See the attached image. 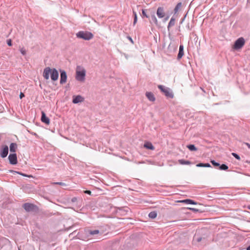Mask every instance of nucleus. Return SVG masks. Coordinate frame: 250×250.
Wrapping results in <instances>:
<instances>
[{"instance_id":"22","label":"nucleus","mask_w":250,"mask_h":250,"mask_svg":"<svg viewBox=\"0 0 250 250\" xmlns=\"http://www.w3.org/2000/svg\"><path fill=\"white\" fill-rule=\"evenodd\" d=\"M175 19L174 18L172 17L168 23V26H167V30L168 31L169 30L170 27H171L175 25Z\"/></svg>"},{"instance_id":"30","label":"nucleus","mask_w":250,"mask_h":250,"mask_svg":"<svg viewBox=\"0 0 250 250\" xmlns=\"http://www.w3.org/2000/svg\"><path fill=\"white\" fill-rule=\"evenodd\" d=\"M133 17H134V21H133V25H135V24L137 22L138 19H137V13L134 10H133Z\"/></svg>"},{"instance_id":"28","label":"nucleus","mask_w":250,"mask_h":250,"mask_svg":"<svg viewBox=\"0 0 250 250\" xmlns=\"http://www.w3.org/2000/svg\"><path fill=\"white\" fill-rule=\"evenodd\" d=\"M187 204H191V205H197L199 204L201 205L200 203H198L195 201H194L193 200H191L190 199H187Z\"/></svg>"},{"instance_id":"18","label":"nucleus","mask_w":250,"mask_h":250,"mask_svg":"<svg viewBox=\"0 0 250 250\" xmlns=\"http://www.w3.org/2000/svg\"><path fill=\"white\" fill-rule=\"evenodd\" d=\"M146 96L147 98L151 102H154L155 101V98L154 94L151 92H146Z\"/></svg>"},{"instance_id":"27","label":"nucleus","mask_w":250,"mask_h":250,"mask_svg":"<svg viewBox=\"0 0 250 250\" xmlns=\"http://www.w3.org/2000/svg\"><path fill=\"white\" fill-rule=\"evenodd\" d=\"M184 209H189V210H192V211H193L194 212H198L202 213L203 212V210H202L201 209H197V208H184Z\"/></svg>"},{"instance_id":"47","label":"nucleus","mask_w":250,"mask_h":250,"mask_svg":"<svg viewBox=\"0 0 250 250\" xmlns=\"http://www.w3.org/2000/svg\"><path fill=\"white\" fill-rule=\"evenodd\" d=\"M247 250H250V245H249L246 249Z\"/></svg>"},{"instance_id":"32","label":"nucleus","mask_w":250,"mask_h":250,"mask_svg":"<svg viewBox=\"0 0 250 250\" xmlns=\"http://www.w3.org/2000/svg\"><path fill=\"white\" fill-rule=\"evenodd\" d=\"M231 155L235 158H236L237 160H240L241 158H240V157L239 156V155L236 153H234V152H232L231 153Z\"/></svg>"},{"instance_id":"20","label":"nucleus","mask_w":250,"mask_h":250,"mask_svg":"<svg viewBox=\"0 0 250 250\" xmlns=\"http://www.w3.org/2000/svg\"><path fill=\"white\" fill-rule=\"evenodd\" d=\"M10 151L11 152L15 153L16 151L17 148V145L15 143H12L10 144L9 146Z\"/></svg>"},{"instance_id":"49","label":"nucleus","mask_w":250,"mask_h":250,"mask_svg":"<svg viewBox=\"0 0 250 250\" xmlns=\"http://www.w3.org/2000/svg\"><path fill=\"white\" fill-rule=\"evenodd\" d=\"M200 89L201 90H202V91H203L204 92H205L204 90H203V89L202 87H200Z\"/></svg>"},{"instance_id":"1","label":"nucleus","mask_w":250,"mask_h":250,"mask_svg":"<svg viewBox=\"0 0 250 250\" xmlns=\"http://www.w3.org/2000/svg\"><path fill=\"white\" fill-rule=\"evenodd\" d=\"M52 81H56L59 78V72L56 68H51L49 67H45L43 71L42 76L45 80H48L49 75Z\"/></svg>"},{"instance_id":"6","label":"nucleus","mask_w":250,"mask_h":250,"mask_svg":"<svg viewBox=\"0 0 250 250\" xmlns=\"http://www.w3.org/2000/svg\"><path fill=\"white\" fill-rule=\"evenodd\" d=\"M245 41L243 37H240L237 39L233 45V48L234 50H239L241 49L245 45Z\"/></svg>"},{"instance_id":"11","label":"nucleus","mask_w":250,"mask_h":250,"mask_svg":"<svg viewBox=\"0 0 250 250\" xmlns=\"http://www.w3.org/2000/svg\"><path fill=\"white\" fill-rule=\"evenodd\" d=\"M84 100V98L80 95H74L72 97V103L76 104L83 102Z\"/></svg>"},{"instance_id":"16","label":"nucleus","mask_w":250,"mask_h":250,"mask_svg":"<svg viewBox=\"0 0 250 250\" xmlns=\"http://www.w3.org/2000/svg\"><path fill=\"white\" fill-rule=\"evenodd\" d=\"M148 11H150V9H142V14H141V16L142 17V18H146L147 19L149 18Z\"/></svg>"},{"instance_id":"40","label":"nucleus","mask_w":250,"mask_h":250,"mask_svg":"<svg viewBox=\"0 0 250 250\" xmlns=\"http://www.w3.org/2000/svg\"><path fill=\"white\" fill-rule=\"evenodd\" d=\"M77 201V197H73L71 199V202L72 203H75L76 202V201Z\"/></svg>"},{"instance_id":"24","label":"nucleus","mask_w":250,"mask_h":250,"mask_svg":"<svg viewBox=\"0 0 250 250\" xmlns=\"http://www.w3.org/2000/svg\"><path fill=\"white\" fill-rule=\"evenodd\" d=\"M187 148L190 151H196L197 150V148L194 145L189 144L187 145Z\"/></svg>"},{"instance_id":"3","label":"nucleus","mask_w":250,"mask_h":250,"mask_svg":"<svg viewBox=\"0 0 250 250\" xmlns=\"http://www.w3.org/2000/svg\"><path fill=\"white\" fill-rule=\"evenodd\" d=\"M86 71L81 66H77L76 72V79L80 82H83L85 80Z\"/></svg>"},{"instance_id":"35","label":"nucleus","mask_w":250,"mask_h":250,"mask_svg":"<svg viewBox=\"0 0 250 250\" xmlns=\"http://www.w3.org/2000/svg\"><path fill=\"white\" fill-rule=\"evenodd\" d=\"M148 14H149V17H151L153 15H155V11H152V10H151V9H150V11H148Z\"/></svg>"},{"instance_id":"23","label":"nucleus","mask_w":250,"mask_h":250,"mask_svg":"<svg viewBox=\"0 0 250 250\" xmlns=\"http://www.w3.org/2000/svg\"><path fill=\"white\" fill-rule=\"evenodd\" d=\"M182 6V3L181 2H178L174 9V14H176L178 11L181 9Z\"/></svg>"},{"instance_id":"38","label":"nucleus","mask_w":250,"mask_h":250,"mask_svg":"<svg viewBox=\"0 0 250 250\" xmlns=\"http://www.w3.org/2000/svg\"><path fill=\"white\" fill-rule=\"evenodd\" d=\"M28 132H29L30 134H32V135H34V136H35L37 138H38V137H39L38 135L36 133H35V132H31V131H29V130H28Z\"/></svg>"},{"instance_id":"19","label":"nucleus","mask_w":250,"mask_h":250,"mask_svg":"<svg viewBox=\"0 0 250 250\" xmlns=\"http://www.w3.org/2000/svg\"><path fill=\"white\" fill-rule=\"evenodd\" d=\"M149 19V22L151 23V24H155L156 25H158V20L155 16V15H152V16L151 17H149V18H148Z\"/></svg>"},{"instance_id":"25","label":"nucleus","mask_w":250,"mask_h":250,"mask_svg":"<svg viewBox=\"0 0 250 250\" xmlns=\"http://www.w3.org/2000/svg\"><path fill=\"white\" fill-rule=\"evenodd\" d=\"M157 213L156 211H151L148 214V217L151 219H155L157 217Z\"/></svg>"},{"instance_id":"43","label":"nucleus","mask_w":250,"mask_h":250,"mask_svg":"<svg viewBox=\"0 0 250 250\" xmlns=\"http://www.w3.org/2000/svg\"><path fill=\"white\" fill-rule=\"evenodd\" d=\"M204 167H211V166L209 163H205Z\"/></svg>"},{"instance_id":"37","label":"nucleus","mask_w":250,"mask_h":250,"mask_svg":"<svg viewBox=\"0 0 250 250\" xmlns=\"http://www.w3.org/2000/svg\"><path fill=\"white\" fill-rule=\"evenodd\" d=\"M205 163H200L196 165L197 167H204Z\"/></svg>"},{"instance_id":"4","label":"nucleus","mask_w":250,"mask_h":250,"mask_svg":"<svg viewBox=\"0 0 250 250\" xmlns=\"http://www.w3.org/2000/svg\"><path fill=\"white\" fill-rule=\"evenodd\" d=\"M158 88L160 90L161 92H162L165 96L167 98L172 99L174 97V94L172 91V90L168 88L167 87L163 85H158Z\"/></svg>"},{"instance_id":"36","label":"nucleus","mask_w":250,"mask_h":250,"mask_svg":"<svg viewBox=\"0 0 250 250\" xmlns=\"http://www.w3.org/2000/svg\"><path fill=\"white\" fill-rule=\"evenodd\" d=\"M7 44L8 46H11L12 45V42L11 39H9L7 40Z\"/></svg>"},{"instance_id":"8","label":"nucleus","mask_w":250,"mask_h":250,"mask_svg":"<svg viewBox=\"0 0 250 250\" xmlns=\"http://www.w3.org/2000/svg\"><path fill=\"white\" fill-rule=\"evenodd\" d=\"M60 73V81L61 84H63L66 82L67 81V74L65 70L60 69L59 70Z\"/></svg>"},{"instance_id":"46","label":"nucleus","mask_w":250,"mask_h":250,"mask_svg":"<svg viewBox=\"0 0 250 250\" xmlns=\"http://www.w3.org/2000/svg\"><path fill=\"white\" fill-rule=\"evenodd\" d=\"M245 144L247 146V147L250 149V144L248 143H245Z\"/></svg>"},{"instance_id":"34","label":"nucleus","mask_w":250,"mask_h":250,"mask_svg":"<svg viewBox=\"0 0 250 250\" xmlns=\"http://www.w3.org/2000/svg\"><path fill=\"white\" fill-rule=\"evenodd\" d=\"M20 52L21 54L23 55H25L26 54V51L24 48H21L20 49Z\"/></svg>"},{"instance_id":"31","label":"nucleus","mask_w":250,"mask_h":250,"mask_svg":"<svg viewBox=\"0 0 250 250\" xmlns=\"http://www.w3.org/2000/svg\"><path fill=\"white\" fill-rule=\"evenodd\" d=\"M210 163L215 167H219L220 164L214 160H211Z\"/></svg>"},{"instance_id":"13","label":"nucleus","mask_w":250,"mask_h":250,"mask_svg":"<svg viewBox=\"0 0 250 250\" xmlns=\"http://www.w3.org/2000/svg\"><path fill=\"white\" fill-rule=\"evenodd\" d=\"M156 14L159 18H163L165 16L164 8L163 7H159L157 8Z\"/></svg>"},{"instance_id":"10","label":"nucleus","mask_w":250,"mask_h":250,"mask_svg":"<svg viewBox=\"0 0 250 250\" xmlns=\"http://www.w3.org/2000/svg\"><path fill=\"white\" fill-rule=\"evenodd\" d=\"M86 234L87 236H98V235H102V232H100V231L98 229H88L86 231Z\"/></svg>"},{"instance_id":"39","label":"nucleus","mask_w":250,"mask_h":250,"mask_svg":"<svg viewBox=\"0 0 250 250\" xmlns=\"http://www.w3.org/2000/svg\"><path fill=\"white\" fill-rule=\"evenodd\" d=\"M83 192L85 194H89V195H91V191L89 190H84L83 191Z\"/></svg>"},{"instance_id":"15","label":"nucleus","mask_w":250,"mask_h":250,"mask_svg":"<svg viewBox=\"0 0 250 250\" xmlns=\"http://www.w3.org/2000/svg\"><path fill=\"white\" fill-rule=\"evenodd\" d=\"M184 54V46L182 44H181L179 46V52L177 55V60H180Z\"/></svg>"},{"instance_id":"51","label":"nucleus","mask_w":250,"mask_h":250,"mask_svg":"<svg viewBox=\"0 0 250 250\" xmlns=\"http://www.w3.org/2000/svg\"><path fill=\"white\" fill-rule=\"evenodd\" d=\"M249 209H250V206L248 207Z\"/></svg>"},{"instance_id":"5","label":"nucleus","mask_w":250,"mask_h":250,"mask_svg":"<svg viewBox=\"0 0 250 250\" xmlns=\"http://www.w3.org/2000/svg\"><path fill=\"white\" fill-rule=\"evenodd\" d=\"M76 36L78 38L88 41L92 39L94 37L93 34L88 31H81L76 34Z\"/></svg>"},{"instance_id":"48","label":"nucleus","mask_w":250,"mask_h":250,"mask_svg":"<svg viewBox=\"0 0 250 250\" xmlns=\"http://www.w3.org/2000/svg\"><path fill=\"white\" fill-rule=\"evenodd\" d=\"M144 162H137V164H141V163H143Z\"/></svg>"},{"instance_id":"29","label":"nucleus","mask_w":250,"mask_h":250,"mask_svg":"<svg viewBox=\"0 0 250 250\" xmlns=\"http://www.w3.org/2000/svg\"><path fill=\"white\" fill-rule=\"evenodd\" d=\"M228 168H229V167L227 165H226L225 164H223L222 165L220 164V166L219 167V169L220 170H227L228 169Z\"/></svg>"},{"instance_id":"26","label":"nucleus","mask_w":250,"mask_h":250,"mask_svg":"<svg viewBox=\"0 0 250 250\" xmlns=\"http://www.w3.org/2000/svg\"><path fill=\"white\" fill-rule=\"evenodd\" d=\"M178 162L181 165H190L191 164V162L184 159H180Z\"/></svg>"},{"instance_id":"7","label":"nucleus","mask_w":250,"mask_h":250,"mask_svg":"<svg viewBox=\"0 0 250 250\" xmlns=\"http://www.w3.org/2000/svg\"><path fill=\"white\" fill-rule=\"evenodd\" d=\"M9 163L12 165H16L18 164L17 156L16 153H10L8 157Z\"/></svg>"},{"instance_id":"50","label":"nucleus","mask_w":250,"mask_h":250,"mask_svg":"<svg viewBox=\"0 0 250 250\" xmlns=\"http://www.w3.org/2000/svg\"><path fill=\"white\" fill-rule=\"evenodd\" d=\"M246 162L249 164L250 163V161H246Z\"/></svg>"},{"instance_id":"21","label":"nucleus","mask_w":250,"mask_h":250,"mask_svg":"<svg viewBox=\"0 0 250 250\" xmlns=\"http://www.w3.org/2000/svg\"><path fill=\"white\" fill-rule=\"evenodd\" d=\"M9 172L11 173H13V174L17 173V174H19L21 175L24 177H32V175H27L26 174L22 173L21 172L16 171H15L13 170H9Z\"/></svg>"},{"instance_id":"42","label":"nucleus","mask_w":250,"mask_h":250,"mask_svg":"<svg viewBox=\"0 0 250 250\" xmlns=\"http://www.w3.org/2000/svg\"><path fill=\"white\" fill-rule=\"evenodd\" d=\"M186 201H187V199H184V200H182L178 201L177 202H179V203H182L187 204Z\"/></svg>"},{"instance_id":"33","label":"nucleus","mask_w":250,"mask_h":250,"mask_svg":"<svg viewBox=\"0 0 250 250\" xmlns=\"http://www.w3.org/2000/svg\"><path fill=\"white\" fill-rule=\"evenodd\" d=\"M53 185H58L62 186H66L65 183L63 182H54L53 183Z\"/></svg>"},{"instance_id":"45","label":"nucleus","mask_w":250,"mask_h":250,"mask_svg":"<svg viewBox=\"0 0 250 250\" xmlns=\"http://www.w3.org/2000/svg\"><path fill=\"white\" fill-rule=\"evenodd\" d=\"M169 19V16H167L166 17H165L164 19V21L165 22L166 21H167L168 20V19Z\"/></svg>"},{"instance_id":"44","label":"nucleus","mask_w":250,"mask_h":250,"mask_svg":"<svg viewBox=\"0 0 250 250\" xmlns=\"http://www.w3.org/2000/svg\"><path fill=\"white\" fill-rule=\"evenodd\" d=\"M127 38L132 43H133V41L132 40V39L130 36H127Z\"/></svg>"},{"instance_id":"14","label":"nucleus","mask_w":250,"mask_h":250,"mask_svg":"<svg viewBox=\"0 0 250 250\" xmlns=\"http://www.w3.org/2000/svg\"><path fill=\"white\" fill-rule=\"evenodd\" d=\"M202 240L206 241V238L201 236L198 233H196L193 237V241L194 242H200Z\"/></svg>"},{"instance_id":"12","label":"nucleus","mask_w":250,"mask_h":250,"mask_svg":"<svg viewBox=\"0 0 250 250\" xmlns=\"http://www.w3.org/2000/svg\"><path fill=\"white\" fill-rule=\"evenodd\" d=\"M41 115V121L45 124L46 125H49L50 124V119L49 118L46 116V114L44 111H42Z\"/></svg>"},{"instance_id":"9","label":"nucleus","mask_w":250,"mask_h":250,"mask_svg":"<svg viewBox=\"0 0 250 250\" xmlns=\"http://www.w3.org/2000/svg\"><path fill=\"white\" fill-rule=\"evenodd\" d=\"M8 146L7 145H2L0 150V156L1 158H5L8 154Z\"/></svg>"},{"instance_id":"17","label":"nucleus","mask_w":250,"mask_h":250,"mask_svg":"<svg viewBox=\"0 0 250 250\" xmlns=\"http://www.w3.org/2000/svg\"><path fill=\"white\" fill-rule=\"evenodd\" d=\"M144 147L149 150H154L155 147L150 142H146L144 145Z\"/></svg>"},{"instance_id":"41","label":"nucleus","mask_w":250,"mask_h":250,"mask_svg":"<svg viewBox=\"0 0 250 250\" xmlns=\"http://www.w3.org/2000/svg\"><path fill=\"white\" fill-rule=\"evenodd\" d=\"M25 95L23 93L21 92L20 94V98L21 99H22L23 97H24Z\"/></svg>"},{"instance_id":"2","label":"nucleus","mask_w":250,"mask_h":250,"mask_svg":"<svg viewBox=\"0 0 250 250\" xmlns=\"http://www.w3.org/2000/svg\"><path fill=\"white\" fill-rule=\"evenodd\" d=\"M22 207L27 212L31 213L33 214H38L40 211L39 207L33 203H24L22 205Z\"/></svg>"}]
</instances>
